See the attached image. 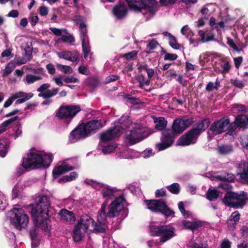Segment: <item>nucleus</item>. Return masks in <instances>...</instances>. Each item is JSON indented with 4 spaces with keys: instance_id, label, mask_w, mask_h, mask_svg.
<instances>
[{
    "instance_id": "2f4dec72",
    "label": "nucleus",
    "mask_w": 248,
    "mask_h": 248,
    "mask_svg": "<svg viewBox=\"0 0 248 248\" xmlns=\"http://www.w3.org/2000/svg\"><path fill=\"white\" fill-rule=\"evenodd\" d=\"M183 224L186 229L192 231L197 229L198 228L202 226V223L201 221H184Z\"/></svg>"
},
{
    "instance_id": "7ed1b4c3",
    "label": "nucleus",
    "mask_w": 248,
    "mask_h": 248,
    "mask_svg": "<svg viewBox=\"0 0 248 248\" xmlns=\"http://www.w3.org/2000/svg\"><path fill=\"white\" fill-rule=\"evenodd\" d=\"M36 206L31 210L33 224L37 227H41L45 231L48 230V208L50 204L48 198L46 196H39L36 198Z\"/></svg>"
},
{
    "instance_id": "864d4df0",
    "label": "nucleus",
    "mask_w": 248,
    "mask_h": 248,
    "mask_svg": "<svg viewBox=\"0 0 248 248\" xmlns=\"http://www.w3.org/2000/svg\"><path fill=\"white\" fill-rule=\"evenodd\" d=\"M7 205V200L5 195L0 192V210H3Z\"/></svg>"
},
{
    "instance_id": "7c9ffc66",
    "label": "nucleus",
    "mask_w": 248,
    "mask_h": 248,
    "mask_svg": "<svg viewBox=\"0 0 248 248\" xmlns=\"http://www.w3.org/2000/svg\"><path fill=\"white\" fill-rule=\"evenodd\" d=\"M219 154L222 155H226L232 152V146L230 144H222L217 147Z\"/></svg>"
},
{
    "instance_id": "e433bc0d",
    "label": "nucleus",
    "mask_w": 248,
    "mask_h": 248,
    "mask_svg": "<svg viewBox=\"0 0 248 248\" xmlns=\"http://www.w3.org/2000/svg\"><path fill=\"white\" fill-rule=\"evenodd\" d=\"M59 91L58 88H53L51 90H48L44 93H40L39 96L43 97V98L46 99L52 97L56 95Z\"/></svg>"
},
{
    "instance_id": "e2e57ef3",
    "label": "nucleus",
    "mask_w": 248,
    "mask_h": 248,
    "mask_svg": "<svg viewBox=\"0 0 248 248\" xmlns=\"http://www.w3.org/2000/svg\"><path fill=\"white\" fill-rule=\"evenodd\" d=\"M63 81L65 83H77L78 82V79L73 76H64L63 77Z\"/></svg>"
},
{
    "instance_id": "b1692460",
    "label": "nucleus",
    "mask_w": 248,
    "mask_h": 248,
    "mask_svg": "<svg viewBox=\"0 0 248 248\" xmlns=\"http://www.w3.org/2000/svg\"><path fill=\"white\" fill-rule=\"evenodd\" d=\"M58 57L72 62H76L78 56L77 52L70 51H64L57 54Z\"/></svg>"
},
{
    "instance_id": "393cba45",
    "label": "nucleus",
    "mask_w": 248,
    "mask_h": 248,
    "mask_svg": "<svg viewBox=\"0 0 248 248\" xmlns=\"http://www.w3.org/2000/svg\"><path fill=\"white\" fill-rule=\"evenodd\" d=\"M61 217V219L66 221L70 224L74 223L76 221V217L74 214L66 209L61 210L59 213Z\"/></svg>"
},
{
    "instance_id": "9b49d317",
    "label": "nucleus",
    "mask_w": 248,
    "mask_h": 248,
    "mask_svg": "<svg viewBox=\"0 0 248 248\" xmlns=\"http://www.w3.org/2000/svg\"><path fill=\"white\" fill-rule=\"evenodd\" d=\"M80 110L79 106H61L57 111L56 116L60 119L64 120L69 124Z\"/></svg>"
},
{
    "instance_id": "8fccbe9b",
    "label": "nucleus",
    "mask_w": 248,
    "mask_h": 248,
    "mask_svg": "<svg viewBox=\"0 0 248 248\" xmlns=\"http://www.w3.org/2000/svg\"><path fill=\"white\" fill-rule=\"evenodd\" d=\"M227 44L231 47H232L233 50L239 52L240 51V49H239L236 45V43L237 42H236L235 41V38L234 39H231L229 37H227Z\"/></svg>"
},
{
    "instance_id": "ea45409f",
    "label": "nucleus",
    "mask_w": 248,
    "mask_h": 248,
    "mask_svg": "<svg viewBox=\"0 0 248 248\" xmlns=\"http://www.w3.org/2000/svg\"><path fill=\"white\" fill-rule=\"evenodd\" d=\"M218 196V192L215 189H209L206 194V198L210 201L217 200Z\"/></svg>"
},
{
    "instance_id": "79ce46f5",
    "label": "nucleus",
    "mask_w": 248,
    "mask_h": 248,
    "mask_svg": "<svg viewBox=\"0 0 248 248\" xmlns=\"http://www.w3.org/2000/svg\"><path fill=\"white\" fill-rule=\"evenodd\" d=\"M167 189L173 194H178L180 191V186L178 183H174L167 186Z\"/></svg>"
},
{
    "instance_id": "a18cd8bd",
    "label": "nucleus",
    "mask_w": 248,
    "mask_h": 248,
    "mask_svg": "<svg viewBox=\"0 0 248 248\" xmlns=\"http://www.w3.org/2000/svg\"><path fill=\"white\" fill-rule=\"evenodd\" d=\"M57 67L59 70L65 74H72L73 72L72 68L67 65L57 63Z\"/></svg>"
},
{
    "instance_id": "052dcab7",
    "label": "nucleus",
    "mask_w": 248,
    "mask_h": 248,
    "mask_svg": "<svg viewBox=\"0 0 248 248\" xmlns=\"http://www.w3.org/2000/svg\"><path fill=\"white\" fill-rule=\"evenodd\" d=\"M138 54V51L136 50H133L129 53L124 54L123 57L127 60H130L136 57Z\"/></svg>"
},
{
    "instance_id": "a19ab883",
    "label": "nucleus",
    "mask_w": 248,
    "mask_h": 248,
    "mask_svg": "<svg viewBox=\"0 0 248 248\" xmlns=\"http://www.w3.org/2000/svg\"><path fill=\"white\" fill-rule=\"evenodd\" d=\"M18 119L17 116L11 118L6 121H4L0 125V134L5 131V128L12 124L13 122L15 121Z\"/></svg>"
},
{
    "instance_id": "4468645a",
    "label": "nucleus",
    "mask_w": 248,
    "mask_h": 248,
    "mask_svg": "<svg viewBox=\"0 0 248 248\" xmlns=\"http://www.w3.org/2000/svg\"><path fill=\"white\" fill-rule=\"evenodd\" d=\"M191 119L186 117L182 119H176L174 120L172 126V131L174 133L181 134L192 123Z\"/></svg>"
},
{
    "instance_id": "ddd939ff",
    "label": "nucleus",
    "mask_w": 248,
    "mask_h": 248,
    "mask_svg": "<svg viewBox=\"0 0 248 248\" xmlns=\"http://www.w3.org/2000/svg\"><path fill=\"white\" fill-rule=\"evenodd\" d=\"M175 139L174 133L170 129H165L162 132L161 141L156 144L159 151L170 147L173 143Z\"/></svg>"
},
{
    "instance_id": "f03ea898",
    "label": "nucleus",
    "mask_w": 248,
    "mask_h": 248,
    "mask_svg": "<svg viewBox=\"0 0 248 248\" xmlns=\"http://www.w3.org/2000/svg\"><path fill=\"white\" fill-rule=\"evenodd\" d=\"M53 159L51 153L30 151L23 157L21 166L26 170H46Z\"/></svg>"
},
{
    "instance_id": "c9c22d12",
    "label": "nucleus",
    "mask_w": 248,
    "mask_h": 248,
    "mask_svg": "<svg viewBox=\"0 0 248 248\" xmlns=\"http://www.w3.org/2000/svg\"><path fill=\"white\" fill-rule=\"evenodd\" d=\"M210 25L212 29H215L218 32L220 29H224L225 28V24L223 21H220L218 23H217L216 22V19L212 17L210 19Z\"/></svg>"
},
{
    "instance_id": "473e14b6",
    "label": "nucleus",
    "mask_w": 248,
    "mask_h": 248,
    "mask_svg": "<svg viewBox=\"0 0 248 248\" xmlns=\"http://www.w3.org/2000/svg\"><path fill=\"white\" fill-rule=\"evenodd\" d=\"M154 122L156 124L155 128L158 130H163L167 125V122L164 118L160 117L158 118L153 117Z\"/></svg>"
},
{
    "instance_id": "a211bd4d",
    "label": "nucleus",
    "mask_w": 248,
    "mask_h": 248,
    "mask_svg": "<svg viewBox=\"0 0 248 248\" xmlns=\"http://www.w3.org/2000/svg\"><path fill=\"white\" fill-rule=\"evenodd\" d=\"M87 135L92 133H94L102 126V123L101 120H92L86 124H82Z\"/></svg>"
},
{
    "instance_id": "4c0bfd02",
    "label": "nucleus",
    "mask_w": 248,
    "mask_h": 248,
    "mask_svg": "<svg viewBox=\"0 0 248 248\" xmlns=\"http://www.w3.org/2000/svg\"><path fill=\"white\" fill-rule=\"evenodd\" d=\"M42 79V77L40 75H33L31 74H28L25 78L26 84L29 85L32 84L36 81L40 80Z\"/></svg>"
},
{
    "instance_id": "f704fd0d",
    "label": "nucleus",
    "mask_w": 248,
    "mask_h": 248,
    "mask_svg": "<svg viewBox=\"0 0 248 248\" xmlns=\"http://www.w3.org/2000/svg\"><path fill=\"white\" fill-rule=\"evenodd\" d=\"M82 41V49L84 52V57L87 59L90 56V46L89 45V38L83 39Z\"/></svg>"
},
{
    "instance_id": "58836bf2",
    "label": "nucleus",
    "mask_w": 248,
    "mask_h": 248,
    "mask_svg": "<svg viewBox=\"0 0 248 248\" xmlns=\"http://www.w3.org/2000/svg\"><path fill=\"white\" fill-rule=\"evenodd\" d=\"M59 41L68 43L71 45H73L75 42V37L68 32L67 34H63L61 38L59 39Z\"/></svg>"
},
{
    "instance_id": "37998d69",
    "label": "nucleus",
    "mask_w": 248,
    "mask_h": 248,
    "mask_svg": "<svg viewBox=\"0 0 248 248\" xmlns=\"http://www.w3.org/2000/svg\"><path fill=\"white\" fill-rule=\"evenodd\" d=\"M15 64L13 62H9L6 66L2 76L6 77L11 74L15 68Z\"/></svg>"
},
{
    "instance_id": "3c124183",
    "label": "nucleus",
    "mask_w": 248,
    "mask_h": 248,
    "mask_svg": "<svg viewBox=\"0 0 248 248\" xmlns=\"http://www.w3.org/2000/svg\"><path fill=\"white\" fill-rule=\"evenodd\" d=\"M78 174L75 171L72 172L69 176H64L62 177V178L59 180V182L62 181L63 182H66L68 181H71L73 180H75L77 177Z\"/></svg>"
},
{
    "instance_id": "c03bdc74",
    "label": "nucleus",
    "mask_w": 248,
    "mask_h": 248,
    "mask_svg": "<svg viewBox=\"0 0 248 248\" xmlns=\"http://www.w3.org/2000/svg\"><path fill=\"white\" fill-rule=\"evenodd\" d=\"M235 177V176L232 174H227V176H224L223 177L219 175L216 176H212L211 177V179L212 180H214V179L215 178L221 181L232 182L234 180Z\"/></svg>"
},
{
    "instance_id": "c756f323",
    "label": "nucleus",
    "mask_w": 248,
    "mask_h": 248,
    "mask_svg": "<svg viewBox=\"0 0 248 248\" xmlns=\"http://www.w3.org/2000/svg\"><path fill=\"white\" fill-rule=\"evenodd\" d=\"M9 146L8 140L6 138L0 140V156L5 157Z\"/></svg>"
},
{
    "instance_id": "f257e3e1",
    "label": "nucleus",
    "mask_w": 248,
    "mask_h": 248,
    "mask_svg": "<svg viewBox=\"0 0 248 248\" xmlns=\"http://www.w3.org/2000/svg\"><path fill=\"white\" fill-rule=\"evenodd\" d=\"M130 122L127 116H123L118 122L115 123L114 127L101 133L99 146L101 147L104 154L111 153L116 148L114 144L105 145L108 141L119 137L122 131L129 127Z\"/></svg>"
},
{
    "instance_id": "5fc2aeb1",
    "label": "nucleus",
    "mask_w": 248,
    "mask_h": 248,
    "mask_svg": "<svg viewBox=\"0 0 248 248\" xmlns=\"http://www.w3.org/2000/svg\"><path fill=\"white\" fill-rule=\"evenodd\" d=\"M30 60L26 58L25 56L24 57H17L16 56L15 58V64H16L17 65H21L25 63H26L27 62L29 61Z\"/></svg>"
},
{
    "instance_id": "20e7f679",
    "label": "nucleus",
    "mask_w": 248,
    "mask_h": 248,
    "mask_svg": "<svg viewBox=\"0 0 248 248\" xmlns=\"http://www.w3.org/2000/svg\"><path fill=\"white\" fill-rule=\"evenodd\" d=\"M125 200L123 196L117 197L108 206V211L106 214V208L107 202H104L101 205L97 215V222L98 223H106L107 217L112 218L118 216L123 210Z\"/></svg>"
},
{
    "instance_id": "69168bd1",
    "label": "nucleus",
    "mask_w": 248,
    "mask_h": 248,
    "mask_svg": "<svg viewBox=\"0 0 248 248\" xmlns=\"http://www.w3.org/2000/svg\"><path fill=\"white\" fill-rule=\"evenodd\" d=\"M237 168L239 170H248V163L242 161L238 164Z\"/></svg>"
},
{
    "instance_id": "72a5a7b5",
    "label": "nucleus",
    "mask_w": 248,
    "mask_h": 248,
    "mask_svg": "<svg viewBox=\"0 0 248 248\" xmlns=\"http://www.w3.org/2000/svg\"><path fill=\"white\" fill-rule=\"evenodd\" d=\"M106 229V225L104 223H96L94 221L93 228L91 232L103 233Z\"/></svg>"
},
{
    "instance_id": "4be33fe9",
    "label": "nucleus",
    "mask_w": 248,
    "mask_h": 248,
    "mask_svg": "<svg viewBox=\"0 0 248 248\" xmlns=\"http://www.w3.org/2000/svg\"><path fill=\"white\" fill-rule=\"evenodd\" d=\"M88 232L83 229L80 224H77L73 230V238L74 241L78 242L82 240Z\"/></svg>"
},
{
    "instance_id": "cd10ccee",
    "label": "nucleus",
    "mask_w": 248,
    "mask_h": 248,
    "mask_svg": "<svg viewBox=\"0 0 248 248\" xmlns=\"http://www.w3.org/2000/svg\"><path fill=\"white\" fill-rule=\"evenodd\" d=\"M79 169L78 166L73 167L66 160L60 161L53 170H72Z\"/></svg>"
},
{
    "instance_id": "6ab92c4d",
    "label": "nucleus",
    "mask_w": 248,
    "mask_h": 248,
    "mask_svg": "<svg viewBox=\"0 0 248 248\" xmlns=\"http://www.w3.org/2000/svg\"><path fill=\"white\" fill-rule=\"evenodd\" d=\"M75 23L79 25L81 40L88 38L87 25L84 18L80 16H76L74 18Z\"/></svg>"
},
{
    "instance_id": "09e8293b",
    "label": "nucleus",
    "mask_w": 248,
    "mask_h": 248,
    "mask_svg": "<svg viewBox=\"0 0 248 248\" xmlns=\"http://www.w3.org/2000/svg\"><path fill=\"white\" fill-rule=\"evenodd\" d=\"M181 32V33L187 39H190L192 36V31L187 25L182 27Z\"/></svg>"
},
{
    "instance_id": "2eb2a0df",
    "label": "nucleus",
    "mask_w": 248,
    "mask_h": 248,
    "mask_svg": "<svg viewBox=\"0 0 248 248\" xmlns=\"http://www.w3.org/2000/svg\"><path fill=\"white\" fill-rule=\"evenodd\" d=\"M230 121L227 119H221L213 123L210 127V130L213 135H218L225 132L228 128Z\"/></svg>"
},
{
    "instance_id": "603ef678",
    "label": "nucleus",
    "mask_w": 248,
    "mask_h": 248,
    "mask_svg": "<svg viewBox=\"0 0 248 248\" xmlns=\"http://www.w3.org/2000/svg\"><path fill=\"white\" fill-rule=\"evenodd\" d=\"M230 83L236 88L242 89L244 87V83L243 81L237 78H232L230 80Z\"/></svg>"
},
{
    "instance_id": "aec40b11",
    "label": "nucleus",
    "mask_w": 248,
    "mask_h": 248,
    "mask_svg": "<svg viewBox=\"0 0 248 248\" xmlns=\"http://www.w3.org/2000/svg\"><path fill=\"white\" fill-rule=\"evenodd\" d=\"M127 6L122 3L115 6L112 10L114 16L117 19H122L125 18L127 14Z\"/></svg>"
},
{
    "instance_id": "338daca9",
    "label": "nucleus",
    "mask_w": 248,
    "mask_h": 248,
    "mask_svg": "<svg viewBox=\"0 0 248 248\" xmlns=\"http://www.w3.org/2000/svg\"><path fill=\"white\" fill-rule=\"evenodd\" d=\"M177 58V55L175 54L166 53L164 55L165 60L174 61Z\"/></svg>"
},
{
    "instance_id": "de8ad7c7",
    "label": "nucleus",
    "mask_w": 248,
    "mask_h": 248,
    "mask_svg": "<svg viewBox=\"0 0 248 248\" xmlns=\"http://www.w3.org/2000/svg\"><path fill=\"white\" fill-rule=\"evenodd\" d=\"M49 30L56 36H62L63 34H67L68 31L65 29H58L54 27H51L49 28Z\"/></svg>"
},
{
    "instance_id": "f3484780",
    "label": "nucleus",
    "mask_w": 248,
    "mask_h": 248,
    "mask_svg": "<svg viewBox=\"0 0 248 248\" xmlns=\"http://www.w3.org/2000/svg\"><path fill=\"white\" fill-rule=\"evenodd\" d=\"M87 136L82 124H80L71 132L69 141L71 143H74Z\"/></svg>"
},
{
    "instance_id": "423d86ee",
    "label": "nucleus",
    "mask_w": 248,
    "mask_h": 248,
    "mask_svg": "<svg viewBox=\"0 0 248 248\" xmlns=\"http://www.w3.org/2000/svg\"><path fill=\"white\" fill-rule=\"evenodd\" d=\"M210 123L208 119L199 122L192 129L179 139L177 142V145L187 146L195 143L199 136L208 127Z\"/></svg>"
},
{
    "instance_id": "a878e982",
    "label": "nucleus",
    "mask_w": 248,
    "mask_h": 248,
    "mask_svg": "<svg viewBox=\"0 0 248 248\" xmlns=\"http://www.w3.org/2000/svg\"><path fill=\"white\" fill-rule=\"evenodd\" d=\"M232 67L228 58H225L221 59L219 66L217 68L218 72L222 74H225L230 71Z\"/></svg>"
},
{
    "instance_id": "1a4fd4ad",
    "label": "nucleus",
    "mask_w": 248,
    "mask_h": 248,
    "mask_svg": "<svg viewBox=\"0 0 248 248\" xmlns=\"http://www.w3.org/2000/svg\"><path fill=\"white\" fill-rule=\"evenodd\" d=\"M247 196L244 191L241 192L239 194L234 192H229L225 194L222 201L226 206L237 208L242 207L246 204L247 200H248Z\"/></svg>"
},
{
    "instance_id": "49530a36",
    "label": "nucleus",
    "mask_w": 248,
    "mask_h": 248,
    "mask_svg": "<svg viewBox=\"0 0 248 248\" xmlns=\"http://www.w3.org/2000/svg\"><path fill=\"white\" fill-rule=\"evenodd\" d=\"M220 86V81L218 78L216 79L215 83L212 82H209L206 85V90L207 91H211L213 89L217 90Z\"/></svg>"
},
{
    "instance_id": "774afa93",
    "label": "nucleus",
    "mask_w": 248,
    "mask_h": 248,
    "mask_svg": "<svg viewBox=\"0 0 248 248\" xmlns=\"http://www.w3.org/2000/svg\"><path fill=\"white\" fill-rule=\"evenodd\" d=\"M221 248H231V242L227 239H224L221 242Z\"/></svg>"
},
{
    "instance_id": "6e6552de",
    "label": "nucleus",
    "mask_w": 248,
    "mask_h": 248,
    "mask_svg": "<svg viewBox=\"0 0 248 248\" xmlns=\"http://www.w3.org/2000/svg\"><path fill=\"white\" fill-rule=\"evenodd\" d=\"M150 232L153 236H159V242L164 243L175 235V228L171 226H156L150 225Z\"/></svg>"
},
{
    "instance_id": "0e129e2a",
    "label": "nucleus",
    "mask_w": 248,
    "mask_h": 248,
    "mask_svg": "<svg viewBox=\"0 0 248 248\" xmlns=\"http://www.w3.org/2000/svg\"><path fill=\"white\" fill-rule=\"evenodd\" d=\"M34 225L35 228L34 229L31 230L30 232V236L32 239L35 238L37 235V229H38L39 228H41L43 230H44L45 232H46L48 230V229L46 231H45L43 228H42V227H37L35 226V225L34 224Z\"/></svg>"
},
{
    "instance_id": "bf43d9fd",
    "label": "nucleus",
    "mask_w": 248,
    "mask_h": 248,
    "mask_svg": "<svg viewBox=\"0 0 248 248\" xmlns=\"http://www.w3.org/2000/svg\"><path fill=\"white\" fill-rule=\"evenodd\" d=\"M169 42L170 45L174 49H178L179 48L180 46L178 43H177L176 38L174 36L170 37V39H169Z\"/></svg>"
},
{
    "instance_id": "412c9836",
    "label": "nucleus",
    "mask_w": 248,
    "mask_h": 248,
    "mask_svg": "<svg viewBox=\"0 0 248 248\" xmlns=\"http://www.w3.org/2000/svg\"><path fill=\"white\" fill-rule=\"evenodd\" d=\"M94 220L88 215H82L78 221V223L86 230L91 232L93 226Z\"/></svg>"
},
{
    "instance_id": "bb28decb",
    "label": "nucleus",
    "mask_w": 248,
    "mask_h": 248,
    "mask_svg": "<svg viewBox=\"0 0 248 248\" xmlns=\"http://www.w3.org/2000/svg\"><path fill=\"white\" fill-rule=\"evenodd\" d=\"M240 215L238 211L233 212L230 216L228 221V228L230 230H233L235 229L236 225L240 219Z\"/></svg>"
},
{
    "instance_id": "4d7b16f0",
    "label": "nucleus",
    "mask_w": 248,
    "mask_h": 248,
    "mask_svg": "<svg viewBox=\"0 0 248 248\" xmlns=\"http://www.w3.org/2000/svg\"><path fill=\"white\" fill-rule=\"evenodd\" d=\"M137 79L139 81L140 84L141 86L144 85H148L150 83V80L148 79H146L145 77L142 75H139L137 77Z\"/></svg>"
},
{
    "instance_id": "39448f33",
    "label": "nucleus",
    "mask_w": 248,
    "mask_h": 248,
    "mask_svg": "<svg viewBox=\"0 0 248 248\" xmlns=\"http://www.w3.org/2000/svg\"><path fill=\"white\" fill-rule=\"evenodd\" d=\"M129 7L135 12H140L146 20L153 17L157 10L155 0H126Z\"/></svg>"
},
{
    "instance_id": "6e6d98bb",
    "label": "nucleus",
    "mask_w": 248,
    "mask_h": 248,
    "mask_svg": "<svg viewBox=\"0 0 248 248\" xmlns=\"http://www.w3.org/2000/svg\"><path fill=\"white\" fill-rule=\"evenodd\" d=\"M232 108L236 109L238 112H246L248 111V107L242 104H234L232 105Z\"/></svg>"
},
{
    "instance_id": "0eeeda50",
    "label": "nucleus",
    "mask_w": 248,
    "mask_h": 248,
    "mask_svg": "<svg viewBox=\"0 0 248 248\" xmlns=\"http://www.w3.org/2000/svg\"><path fill=\"white\" fill-rule=\"evenodd\" d=\"M150 134L147 128L140 124H134L132 129L126 132L125 140L129 144L133 145L147 138Z\"/></svg>"
},
{
    "instance_id": "c85d7f7f",
    "label": "nucleus",
    "mask_w": 248,
    "mask_h": 248,
    "mask_svg": "<svg viewBox=\"0 0 248 248\" xmlns=\"http://www.w3.org/2000/svg\"><path fill=\"white\" fill-rule=\"evenodd\" d=\"M237 127H246L248 125V116L241 115L237 116L235 121Z\"/></svg>"
},
{
    "instance_id": "9d476101",
    "label": "nucleus",
    "mask_w": 248,
    "mask_h": 248,
    "mask_svg": "<svg viewBox=\"0 0 248 248\" xmlns=\"http://www.w3.org/2000/svg\"><path fill=\"white\" fill-rule=\"evenodd\" d=\"M147 208L154 212H161L165 216H174V212L166 204V202L160 200H147L144 201Z\"/></svg>"
},
{
    "instance_id": "dca6fc26",
    "label": "nucleus",
    "mask_w": 248,
    "mask_h": 248,
    "mask_svg": "<svg viewBox=\"0 0 248 248\" xmlns=\"http://www.w3.org/2000/svg\"><path fill=\"white\" fill-rule=\"evenodd\" d=\"M84 182L88 185H91L93 186H95L96 185H98L97 183L91 179H86ZM102 189L101 193L104 197L110 198L112 196L115 192L117 191L116 188H110L108 186L100 184Z\"/></svg>"
},
{
    "instance_id": "f8f14e48",
    "label": "nucleus",
    "mask_w": 248,
    "mask_h": 248,
    "mask_svg": "<svg viewBox=\"0 0 248 248\" xmlns=\"http://www.w3.org/2000/svg\"><path fill=\"white\" fill-rule=\"evenodd\" d=\"M13 212L15 217L12 219V222L15 227L19 230L25 228L29 221L27 215L25 214L21 208H14Z\"/></svg>"
},
{
    "instance_id": "13d9d810",
    "label": "nucleus",
    "mask_w": 248,
    "mask_h": 248,
    "mask_svg": "<svg viewBox=\"0 0 248 248\" xmlns=\"http://www.w3.org/2000/svg\"><path fill=\"white\" fill-rule=\"evenodd\" d=\"M209 61V57L206 54H203L199 57V63L202 66H206V63Z\"/></svg>"
},
{
    "instance_id": "680f3d73",
    "label": "nucleus",
    "mask_w": 248,
    "mask_h": 248,
    "mask_svg": "<svg viewBox=\"0 0 248 248\" xmlns=\"http://www.w3.org/2000/svg\"><path fill=\"white\" fill-rule=\"evenodd\" d=\"M32 53V48L29 46H26L24 48L23 54L24 56L30 60Z\"/></svg>"
},
{
    "instance_id": "5701e85b",
    "label": "nucleus",
    "mask_w": 248,
    "mask_h": 248,
    "mask_svg": "<svg viewBox=\"0 0 248 248\" xmlns=\"http://www.w3.org/2000/svg\"><path fill=\"white\" fill-rule=\"evenodd\" d=\"M15 99H17L16 104H20L24 103L26 101L30 99L33 96L31 93H26L23 92H16L12 94Z\"/></svg>"
}]
</instances>
